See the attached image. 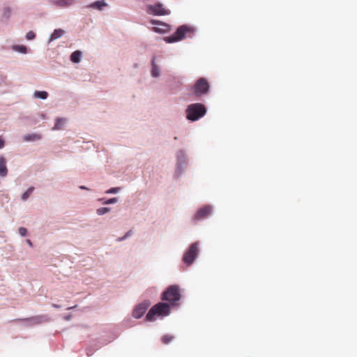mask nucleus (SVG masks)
I'll return each mask as SVG.
<instances>
[{
    "label": "nucleus",
    "mask_w": 357,
    "mask_h": 357,
    "mask_svg": "<svg viewBox=\"0 0 357 357\" xmlns=\"http://www.w3.org/2000/svg\"><path fill=\"white\" fill-rule=\"evenodd\" d=\"M198 244L193 243L190 245L188 250L184 254L183 257V261L188 266L192 264L198 254Z\"/></svg>",
    "instance_id": "423d86ee"
},
{
    "label": "nucleus",
    "mask_w": 357,
    "mask_h": 357,
    "mask_svg": "<svg viewBox=\"0 0 357 357\" xmlns=\"http://www.w3.org/2000/svg\"><path fill=\"white\" fill-rule=\"evenodd\" d=\"M64 31L61 29H55L54 31L50 36V40H54L63 36Z\"/></svg>",
    "instance_id": "2eb2a0df"
},
{
    "label": "nucleus",
    "mask_w": 357,
    "mask_h": 357,
    "mask_svg": "<svg viewBox=\"0 0 357 357\" xmlns=\"http://www.w3.org/2000/svg\"><path fill=\"white\" fill-rule=\"evenodd\" d=\"M53 307H56V308H59V305H56V304H53Z\"/></svg>",
    "instance_id": "2f4dec72"
},
{
    "label": "nucleus",
    "mask_w": 357,
    "mask_h": 357,
    "mask_svg": "<svg viewBox=\"0 0 357 357\" xmlns=\"http://www.w3.org/2000/svg\"><path fill=\"white\" fill-rule=\"evenodd\" d=\"M162 299L174 304L181 299L180 287L178 285H170L162 294Z\"/></svg>",
    "instance_id": "39448f33"
},
{
    "label": "nucleus",
    "mask_w": 357,
    "mask_h": 357,
    "mask_svg": "<svg viewBox=\"0 0 357 357\" xmlns=\"http://www.w3.org/2000/svg\"><path fill=\"white\" fill-rule=\"evenodd\" d=\"M109 211H110L109 208L101 207V208H98L96 212H97L98 215H102L107 213V212H109Z\"/></svg>",
    "instance_id": "4be33fe9"
},
{
    "label": "nucleus",
    "mask_w": 357,
    "mask_h": 357,
    "mask_svg": "<svg viewBox=\"0 0 357 357\" xmlns=\"http://www.w3.org/2000/svg\"><path fill=\"white\" fill-rule=\"evenodd\" d=\"M151 74H152V76L153 77H158L159 75V68L158 66L155 64V61H154V59H153L152 61V71H151Z\"/></svg>",
    "instance_id": "6ab92c4d"
},
{
    "label": "nucleus",
    "mask_w": 357,
    "mask_h": 357,
    "mask_svg": "<svg viewBox=\"0 0 357 357\" xmlns=\"http://www.w3.org/2000/svg\"><path fill=\"white\" fill-rule=\"evenodd\" d=\"M210 89L208 80L204 77L198 79L193 86L190 87V92L196 97L206 95Z\"/></svg>",
    "instance_id": "20e7f679"
},
{
    "label": "nucleus",
    "mask_w": 357,
    "mask_h": 357,
    "mask_svg": "<svg viewBox=\"0 0 357 357\" xmlns=\"http://www.w3.org/2000/svg\"><path fill=\"white\" fill-rule=\"evenodd\" d=\"M51 1L60 7H67L75 3V0H51Z\"/></svg>",
    "instance_id": "f8f14e48"
},
{
    "label": "nucleus",
    "mask_w": 357,
    "mask_h": 357,
    "mask_svg": "<svg viewBox=\"0 0 357 357\" xmlns=\"http://www.w3.org/2000/svg\"><path fill=\"white\" fill-rule=\"evenodd\" d=\"M82 52L80 51H75L70 55V59L73 63H78L80 61Z\"/></svg>",
    "instance_id": "dca6fc26"
},
{
    "label": "nucleus",
    "mask_w": 357,
    "mask_h": 357,
    "mask_svg": "<svg viewBox=\"0 0 357 357\" xmlns=\"http://www.w3.org/2000/svg\"><path fill=\"white\" fill-rule=\"evenodd\" d=\"M116 202H117V199L114 197V198H111V199H109L107 201H105V204H114Z\"/></svg>",
    "instance_id": "a878e982"
},
{
    "label": "nucleus",
    "mask_w": 357,
    "mask_h": 357,
    "mask_svg": "<svg viewBox=\"0 0 357 357\" xmlns=\"http://www.w3.org/2000/svg\"><path fill=\"white\" fill-rule=\"evenodd\" d=\"M170 313V306L165 303H158L153 305L146 316L147 321H152L155 320V317L161 316L165 317L169 315Z\"/></svg>",
    "instance_id": "f03ea898"
},
{
    "label": "nucleus",
    "mask_w": 357,
    "mask_h": 357,
    "mask_svg": "<svg viewBox=\"0 0 357 357\" xmlns=\"http://www.w3.org/2000/svg\"><path fill=\"white\" fill-rule=\"evenodd\" d=\"M26 241H27V243H28L30 246H32V243H31V241L29 239H28Z\"/></svg>",
    "instance_id": "7c9ffc66"
},
{
    "label": "nucleus",
    "mask_w": 357,
    "mask_h": 357,
    "mask_svg": "<svg viewBox=\"0 0 357 357\" xmlns=\"http://www.w3.org/2000/svg\"><path fill=\"white\" fill-rule=\"evenodd\" d=\"M147 12L155 15H165L169 14L163 5L159 3L155 5L149 6L147 7Z\"/></svg>",
    "instance_id": "0eeeda50"
},
{
    "label": "nucleus",
    "mask_w": 357,
    "mask_h": 357,
    "mask_svg": "<svg viewBox=\"0 0 357 357\" xmlns=\"http://www.w3.org/2000/svg\"><path fill=\"white\" fill-rule=\"evenodd\" d=\"M5 145V142L3 140V139H2L1 137H0V149H2Z\"/></svg>",
    "instance_id": "c756f323"
},
{
    "label": "nucleus",
    "mask_w": 357,
    "mask_h": 357,
    "mask_svg": "<svg viewBox=\"0 0 357 357\" xmlns=\"http://www.w3.org/2000/svg\"><path fill=\"white\" fill-rule=\"evenodd\" d=\"M107 4L104 1H96L88 6L89 8L101 10Z\"/></svg>",
    "instance_id": "ddd939ff"
},
{
    "label": "nucleus",
    "mask_w": 357,
    "mask_h": 357,
    "mask_svg": "<svg viewBox=\"0 0 357 357\" xmlns=\"http://www.w3.org/2000/svg\"><path fill=\"white\" fill-rule=\"evenodd\" d=\"M19 233L22 236H25L27 234V230L24 227H20L19 228Z\"/></svg>",
    "instance_id": "393cba45"
},
{
    "label": "nucleus",
    "mask_w": 357,
    "mask_h": 357,
    "mask_svg": "<svg viewBox=\"0 0 357 357\" xmlns=\"http://www.w3.org/2000/svg\"><path fill=\"white\" fill-rule=\"evenodd\" d=\"M7 174L6 160L3 156H0V176L4 177Z\"/></svg>",
    "instance_id": "9b49d317"
},
{
    "label": "nucleus",
    "mask_w": 357,
    "mask_h": 357,
    "mask_svg": "<svg viewBox=\"0 0 357 357\" xmlns=\"http://www.w3.org/2000/svg\"><path fill=\"white\" fill-rule=\"evenodd\" d=\"M16 49L22 53H26V47L25 46H17Z\"/></svg>",
    "instance_id": "cd10ccee"
},
{
    "label": "nucleus",
    "mask_w": 357,
    "mask_h": 357,
    "mask_svg": "<svg viewBox=\"0 0 357 357\" xmlns=\"http://www.w3.org/2000/svg\"><path fill=\"white\" fill-rule=\"evenodd\" d=\"M119 188H112L109 190H108L106 192L107 193H116L119 190Z\"/></svg>",
    "instance_id": "bb28decb"
},
{
    "label": "nucleus",
    "mask_w": 357,
    "mask_h": 357,
    "mask_svg": "<svg viewBox=\"0 0 357 357\" xmlns=\"http://www.w3.org/2000/svg\"><path fill=\"white\" fill-rule=\"evenodd\" d=\"M34 190L33 187H30L25 192H24L22 195V199L25 201L31 195V194L33 192Z\"/></svg>",
    "instance_id": "412c9836"
},
{
    "label": "nucleus",
    "mask_w": 357,
    "mask_h": 357,
    "mask_svg": "<svg viewBox=\"0 0 357 357\" xmlns=\"http://www.w3.org/2000/svg\"><path fill=\"white\" fill-rule=\"evenodd\" d=\"M80 188H81V189H86V187H84V186H80Z\"/></svg>",
    "instance_id": "473e14b6"
},
{
    "label": "nucleus",
    "mask_w": 357,
    "mask_h": 357,
    "mask_svg": "<svg viewBox=\"0 0 357 357\" xmlns=\"http://www.w3.org/2000/svg\"><path fill=\"white\" fill-rule=\"evenodd\" d=\"M43 317L42 316H38L29 318L28 319L33 321L34 324H40L43 321Z\"/></svg>",
    "instance_id": "5701e85b"
},
{
    "label": "nucleus",
    "mask_w": 357,
    "mask_h": 357,
    "mask_svg": "<svg viewBox=\"0 0 357 357\" xmlns=\"http://www.w3.org/2000/svg\"><path fill=\"white\" fill-rule=\"evenodd\" d=\"M91 354L87 352V356H91Z\"/></svg>",
    "instance_id": "72a5a7b5"
},
{
    "label": "nucleus",
    "mask_w": 357,
    "mask_h": 357,
    "mask_svg": "<svg viewBox=\"0 0 357 357\" xmlns=\"http://www.w3.org/2000/svg\"><path fill=\"white\" fill-rule=\"evenodd\" d=\"M33 96L36 98H40V99H46L48 96V93L46 92V91H36L34 92V94H33Z\"/></svg>",
    "instance_id": "a211bd4d"
},
{
    "label": "nucleus",
    "mask_w": 357,
    "mask_h": 357,
    "mask_svg": "<svg viewBox=\"0 0 357 357\" xmlns=\"http://www.w3.org/2000/svg\"><path fill=\"white\" fill-rule=\"evenodd\" d=\"M148 307L149 304L146 303L139 304L133 310L132 316L136 319L141 318L145 314Z\"/></svg>",
    "instance_id": "6e6552de"
},
{
    "label": "nucleus",
    "mask_w": 357,
    "mask_h": 357,
    "mask_svg": "<svg viewBox=\"0 0 357 357\" xmlns=\"http://www.w3.org/2000/svg\"><path fill=\"white\" fill-rule=\"evenodd\" d=\"M23 139L25 142L38 141L41 139V135L38 133L27 134L23 137Z\"/></svg>",
    "instance_id": "4468645a"
},
{
    "label": "nucleus",
    "mask_w": 357,
    "mask_h": 357,
    "mask_svg": "<svg viewBox=\"0 0 357 357\" xmlns=\"http://www.w3.org/2000/svg\"><path fill=\"white\" fill-rule=\"evenodd\" d=\"M66 121V119L63 118L56 119L53 130H61L63 126L65 124Z\"/></svg>",
    "instance_id": "f3484780"
},
{
    "label": "nucleus",
    "mask_w": 357,
    "mask_h": 357,
    "mask_svg": "<svg viewBox=\"0 0 357 357\" xmlns=\"http://www.w3.org/2000/svg\"><path fill=\"white\" fill-rule=\"evenodd\" d=\"M151 23L153 25H155L153 28V29L154 30V31L157 33H165L169 30V26L166 23L159 22L155 20H152L151 21Z\"/></svg>",
    "instance_id": "1a4fd4ad"
},
{
    "label": "nucleus",
    "mask_w": 357,
    "mask_h": 357,
    "mask_svg": "<svg viewBox=\"0 0 357 357\" xmlns=\"http://www.w3.org/2000/svg\"><path fill=\"white\" fill-rule=\"evenodd\" d=\"M131 235V231H128L126 235L121 238H119V241H123L126 239L128 236Z\"/></svg>",
    "instance_id": "c85d7f7f"
},
{
    "label": "nucleus",
    "mask_w": 357,
    "mask_h": 357,
    "mask_svg": "<svg viewBox=\"0 0 357 357\" xmlns=\"http://www.w3.org/2000/svg\"><path fill=\"white\" fill-rule=\"evenodd\" d=\"M36 36V34L34 33V32L33 31H29L26 35V38L27 40H32L35 38Z\"/></svg>",
    "instance_id": "b1692460"
},
{
    "label": "nucleus",
    "mask_w": 357,
    "mask_h": 357,
    "mask_svg": "<svg viewBox=\"0 0 357 357\" xmlns=\"http://www.w3.org/2000/svg\"><path fill=\"white\" fill-rule=\"evenodd\" d=\"M173 340H174V336L172 335H169V334L165 335L161 337V340H162V343L165 344H169Z\"/></svg>",
    "instance_id": "aec40b11"
},
{
    "label": "nucleus",
    "mask_w": 357,
    "mask_h": 357,
    "mask_svg": "<svg viewBox=\"0 0 357 357\" xmlns=\"http://www.w3.org/2000/svg\"><path fill=\"white\" fill-rule=\"evenodd\" d=\"M193 32V28L188 25H182L176 29V32L173 35L165 38V40L167 43L180 41L184 39L187 36L192 34Z\"/></svg>",
    "instance_id": "7ed1b4c3"
},
{
    "label": "nucleus",
    "mask_w": 357,
    "mask_h": 357,
    "mask_svg": "<svg viewBox=\"0 0 357 357\" xmlns=\"http://www.w3.org/2000/svg\"><path fill=\"white\" fill-rule=\"evenodd\" d=\"M185 113L187 119L190 121H195L205 115L206 108L202 103H192L187 107Z\"/></svg>",
    "instance_id": "f257e3e1"
},
{
    "label": "nucleus",
    "mask_w": 357,
    "mask_h": 357,
    "mask_svg": "<svg viewBox=\"0 0 357 357\" xmlns=\"http://www.w3.org/2000/svg\"><path fill=\"white\" fill-rule=\"evenodd\" d=\"M212 208L210 206H204L199 209L195 215V220H199L204 219L209 215L211 213Z\"/></svg>",
    "instance_id": "9d476101"
}]
</instances>
